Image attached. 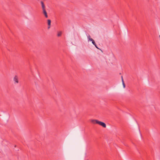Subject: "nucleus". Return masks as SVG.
<instances>
[{"label": "nucleus", "instance_id": "obj_6", "mask_svg": "<svg viewBox=\"0 0 160 160\" xmlns=\"http://www.w3.org/2000/svg\"><path fill=\"white\" fill-rule=\"evenodd\" d=\"M19 78L18 76L16 75L13 78V80H18Z\"/></svg>", "mask_w": 160, "mask_h": 160}, {"label": "nucleus", "instance_id": "obj_13", "mask_svg": "<svg viewBox=\"0 0 160 160\" xmlns=\"http://www.w3.org/2000/svg\"><path fill=\"white\" fill-rule=\"evenodd\" d=\"M15 147H16V145L15 146Z\"/></svg>", "mask_w": 160, "mask_h": 160}, {"label": "nucleus", "instance_id": "obj_8", "mask_svg": "<svg viewBox=\"0 0 160 160\" xmlns=\"http://www.w3.org/2000/svg\"><path fill=\"white\" fill-rule=\"evenodd\" d=\"M62 34V32H58V37L60 36Z\"/></svg>", "mask_w": 160, "mask_h": 160}, {"label": "nucleus", "instance_id": "obj_7", "mask_svg": "<svg viewBox=\"0 0 160 160\" xmlns=\"http://www.w3.org/2000/svg\"><path fill=\"white\" fill-rule=\"evenodd\" d=\"M123 87L125 88V84L124 82V81H122Z\"/></svg>", "mask_w": 160, "mask_h": 160}, {"label": "nucleus", "instance_id": "obj_10", "mask_svg": "<svg viewBox=\"0 0 160 160\" xmlns=\"http://www.w3.org/2000/svg\"><path fill=\"white\" fill-rule=\"evenodd\" d=\"M88 41H89L90 40V36L89 35L88 36Z\"/></svg>", "mask_w": 160, "mask_h": 160}, {"label": "nucleus", "instance_id": "obj_5", "mask_svg": "<svg viewBox=\"0 0 160 160\" xmlns=\"http://www.w3.org/2000/svg\"><path fill=\"white\" fill-rule=\"evenodd\" d=\"M51 21L50 19L48 20V26H50L51 25Z\"/></svg>", "mask_w": 160, "mask_h": 160}, {"label": "nucleus", "instance_id": "obj_11", "mask_svg": "<svg viewBox=\"0 0 160 160\" xmlns=\"http://www.w3.org/2000/svg\"><path fill=\"white\" fill-rule=\"evenodd\" d=\"M15 82H14V83H18V81H15Z\"/></svg>", "mask_w": 160, "mask_h": 160}, {"label": "nucleus", "instance_id": "obj_12", "mask_svg": "<svg viewBox=\"0 0 160 160\" xmlns=\"http://www.w3.org/2000/svg\"><path fill=\"white\" fill-rule=\"evenodd\" d=\"M50 26H48V28L49 29V28H50Z\"/></svg>", "mask_w": 160, "mask_h": 160}, {"label": "nucleus", "instance_id": "obj_4", "mask_svg": "<svg viewBox=\"0 0 160 160\" xmlns=\"http://www.w3.org/2000/svg\"><path fill=\"white\" fill-rule=\"evenodd\" d=\"M91 41L92 42V43L97 48H98L97 47L96 44L92 38H91Z\"/></svg>", "mask_w": 160, "mask_h": 160}, {"label": "nucleus", "instance_id": "obj_2", "mask_svg": "<svg viewBox=\"0 0 160 160\" xmlns=\"http://www.w3.org/2000/svg\"><path fill=\"white\" fill-rule=\"evenodd\" d=\"M42 13L44 15L46 18H48V16L47 14V12L46 11V9L42 10Z\"/></svg>", "mask_w": 160, "mask_h": 160}, {"label": "nucleus", "instance_id": "obj_3", "mask_svg": "<svg viewBox=\"0 0 160 160\" xmlns=\"http://www.w3.org/2000/svg\"><path fill=\"white\" fill-rule=\"evenodd\" d=\"M41 4L42 8V10L45 9V6L44 4V2L41 1Z\"/></svg>", "mask_w": 160, "mask_h": 160}, {"label": "nucleus", "instance_id": "obj_9", "mask_svg": "<svg viewBox=\"0 0 160 160\" xmlns=\"http://www.w3.org/2000/svg\"><path fill=\"white\" fill-rule=\"evenodd\" d=\"M121 73H119V75L120 76L121 78V80H123V77H122V76L121 75Z\"/></svg>", "mask_w": 160, "mask_h": 160}, {"label": "nucleus", "instance_id": "obj_1", "mask_svg": "<svg viewBox=\"0 0 160 160\" xmlns=\"http://www.w3.org/2000/svg\"><path fill=\"white\" fill-rule=\"evenodd\" d=\"M91 122L94 123H96L98 124L100 126H102L103 128H105L106 127V124L103 122L99 121L97 120H91Z\"/></svg>", "mask_w": 160, "mask_h": 160}]
</instances>
